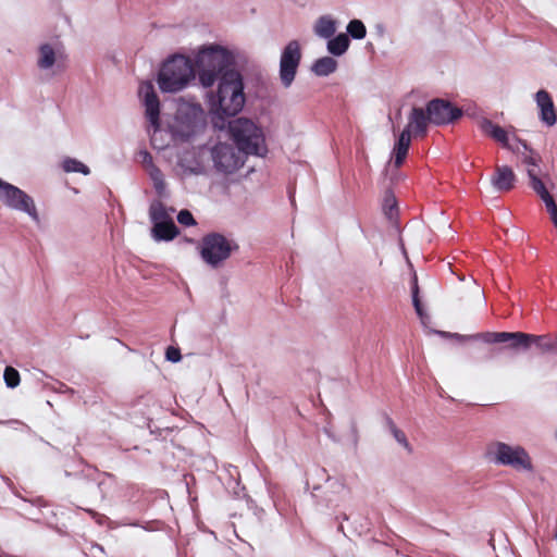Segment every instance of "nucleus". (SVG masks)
Instances as JSON below:
<instances>
[{
    "mask_svg": "<svg viewBox=\"0 0 557 557\" xmlns=\"http://www.w3.org/2000/svg\"><path fill=\"white\" fill-rule=\"evenodd\" d=\"M246 102L243 77L237 71H228L223 74L219 83L215 96L211 98L210 113L212 123L222 129L225 119L239 113Z\"/></svg>",
    "mask_w": 557,
    "mask_h": 557,
    "instance_id": "f257e3e1",
    "label": "nucleus"
},
{
    "mask_svg": "<svg viewBox=\"0 0 557 557\" xmlns=\"http://www.w3.org/2000/svg\"><path fill=\"white\" fill-rule=\"evenodd\" d=\"M233 55L222 47H210L201 50L196 59V70L203 87H211L218 77H222L233 64Z\"/></svg>",
    "mask_w": 557,
    "mask_h": 557,
    "instance_id": "f03ea898",
    "label": "nucleus"
},
{
    "mask_svg": "<svg viewBox=\"0 0 557 557\" xmlns=\"http://www.w3.org/2000/svg\"><path fill=\"white\" fill-rule=\"evenodd\" d=\"M195 78V67L184 55H174L161 66L157 83L162 92H178Z\"/></svg>",
    "mask_w": 557,
    "mask_h": 557,
    "instance_id": "7ed1b4c3",
    "label": "nucleus"
},
{
    "mask_svg": "<svg viewBox=\"0 0 557 557\" xmlns=\"http://www.w3.org/2000/svg\"><path fill=\"white\" fill-rule=\"evenodd\" d=\"M231 137L245 154L264 156L265 138L262 128L248 117H237L228 123Z\"/></svg>",
    "mask_w": 557,
    "mask_h": 557,
    "instance_id": "20e7f679",
    "label": "nucleus"
},
{
    "mask_svg": "<svg viewBox=\"0 0 557 557\" xmlns=\"http://www.w3.org/2000/svg\"><path fill=\"white\" fill-rule=\"evenodd\" d=\"M488 454L497 465L510 467L519 472L534 470L532 459L522 446L496 442L490 446Z\"/></svg>",
    "mask_w": 557,
    "mask_h": 557,
    "instance_id": "39448f33",
    "label": "nucleus"
},
{
    "mask_svg": "<svg viewBox=\"0 0 557 557\" xmlns=\"http://www.w3.org/2000/svg\"><path fill=\"white\" fill-rule=\"evenodd\" d=\"M237 249L238 246L233 240L221 234L211 233L202 238L200 255L206 263L218 268Z\"/></svg>",
    "mask_w": 557,
    "mask_h": 557,
    "instance_id": "423d86ee",
    "label": "nucleus"
},
{
    "mask_svg": "<svg viewBox=\"0 0 557 557\" xmlns=\"http://www.w3.org/2000/svg\"><path fill=\"white\" fill-rule=\"evenodd\" d=\"M0 202L14 211L27 214L33 221H39L34 199L24 190L0 178Z\"/></svg>",
    "mask_w": 557,
    "mask_h": 557,
    "instance_id": "0eeeda50",
    "label": "nucleus"
},
{
    "mask_svg": "<svg viewBox=\"0 0 557 557\" xmlns=\"http://www.w3.org/2000/svg\"><path fill=\"white\" fill-rule=\"evenodd\" d=\"M176 131L185 137L194 134L203 124V111L198 103L182 101L176 114Z\"/></svg>",
    "mask_w": 557,
    "mask_h": 557,
    "instance_id": "6e6552de",
    "label": "nucleus"
},
{
    "mask_svg": "<svg viewBox=\"0 0 557 557\" xmlns=\"http://www.w3.org/2000/svg\"><path fill=\"white\" fill-rule=\"evenodd\" d=\"M244 153L230 144H218L211 150L212 161L218 171L233 173L244 164Z\"/></svg>",
    "mask_w": 557,
    "mask_h": 557,
    "instance_id": "1a4fd4ad",
    "label": "nucleus"
},
{
    "mask_svg": "<svg viewBox=\"0 0 557 557\" xmlns=\"http://www.w3.org/2000/svg\"><path fill=\"white\" fill-rule=\"evenodd\" d=\"M300 58L299 44L296 40L289 41L284 48L280 61V79L284 87H289L294 82Z\"/></svg>",
    "mask_w": 557,
    "mask_h": 557,
    "instance_id": "9d476101",
    "label": "nucleus"
},
{
    "mask_svg": "<svg viewBox=\"0 0 557 557\" xmlns=\"http://www.w3.org/2000/svg\"><path fill=\"white\" fill-rule=\"evenodd\" d=\"M138 96L145 107L146 116L157 131L159 126L160 101L151 82H143L138 88Z\"/></svg>",
    "mask_w": 557,
    "mask_h": 557,
    "instance_id": "9b49d317",
    "label": "nucleus"
},
{
    "mask_svg": "<svg viewBox=\"0 0 557 557\" xmlns=\"http://www.w3.org/2000/svg\"><path fill=\"white\" fill-rule=\"evenodd\" d=\"M426 112L430 123L443 125L457 120L461 111L442 99H434L428 103Z\"/></svg>",
    "mask_w": 557,
    "mask_h": 557,
    "instance_id": "f8f14e48",
    "label": "nucleus"
},
{
    "mask_svg": "<svg viewBox=\"0 0 557 557\" xmlns=\"http://www.w3.org/2000/svg\"><path fill=\"white\" fill-rule=\"evenodd\" d=\"M64 54L59 45L42 44L38 48L37 66L41 71H51L62 69Z\"/></svg>",
    "mask_w": 557,
    "mask_h": 557,
    "instance_id": "ddd939ff",
    "label": "nucleus"
},
{
    "mask_svg": "<svg viewBox=\"0 0 557 557\" xmlns=\"http://www.w3.org/2000/svg\"><path fill=\"white\" fill-rule=\"evenodd\" d=\"M175 170L181 176L201 174L205 168L200 151L196 149L182 151L177 157Z\"/></svg>",
    "mask_w": 557,
    "mask_h": 557,
    "instance_id": "4468645a",
    "label": "nucleus"
},
{
    "mask_svg": "<svg viewBox=\"0 0 557 557\" xmlns=\"http://www.w3.org/2000/svg\"><path fill=\"white\" fill-rule=\"evenodd\" d=\"M521 146L524 148L525 152L522 153V164L525 166L527 174L530 180V186L535 191H537V183L541 186H545L544 182L540 177V162L541 157L534 150L530 149L525 141L519 140Z\"/></svg>",
    "mask_w": 557,
    "mask_h": 557,
    "instance_id": "2eb2a0df",
    "label": "nucleus"
},
{
    "mask_svg": "<svg viewBox=\"0 0 557 557\" xmlns=\"http://www.w3.org/2000/svg\"><path fill=\"white\" fill-rule=\"evenodd\" d=\"M534 100L539 109V119L547 127H553L557 123V110L552 96L548 91L541 89L534 95Z\"/></svg>",
    "mask_w": 557,
    "mask_h": 557,
    "instance_id": "dca6fc26",
    "label": "nucleus"
},
{
    "mask_svg": "<svg viewBox=\"0 0 557 557\" xmlns=\"http://www.w3.org/2000/svg\"><path fill=\"white\" fill-rule=\"evenodd\" d=\"M516 174L507 165H497L495 173L491 177V184L498 191H508L515 187Z\"/></svg>",
    "mask_w": 557,
    "mask_h": 557,
    "instance_id": "f3484780",
    "label": "nucleus"
},
{
    "mask_svg": "<svg viewBox=\"0 0 557 557\" xmlns=\"http://www.w3.org/2000/svg\"><path fill=\"white\" fill-rule=\"evenodd\" d=\"M480 129L488 137L494 139L495 141L502 144L505 148H510L509 146V135L508 132L500 127L499 125L493 123L488 119H482L479 121Z\"/></svg>",
    "mask_w": 557,
    "mask_h": 557,
    "instance_id": "a211bd4d",
    "label": "nucleus"
},
{
    "mask_svg": "<svg viewBox=\"0 0 557 557\" xmlns=\"http://www.w3.org/2000/svg\"><path fill=\"white\" fill-rule=\"evenodd\" d=\"M428 123H430L429 114H425L421 108H413L408 116V125L405 129H409L410 136L411 133L423 136L426 133Z\"/></svg>",
    "mask_w": 557,
    "mask_h": 557,
    "instance_id": "6ab92c4d",
    "label": "nucleus"
},
{
    "mask_svg": "<svg viewBox=\"0 0 557 557\" xmlns=\"http://www.w3.org/2000/svg\"><path fill=\"white\" fill-rule=\"evenodd\" d=\"M411 137L409 135V129H404L399 135L397 143L394 146L393 154H394V164L396 168L400 166L407 156L409 146H410Z\"/></svg>",
    "mask_w": 557,
    "mask_h": 557,
    "instance_id": "aec40b11",
    "label": "nucleus"
},
{
    "mask_svg": "<svg viewBox=\"0 0 557 557\" xmlns=\"http://www.w3.org/2000/svg\"><path fill=\"white\" fill-rule=\"evenodd\" d=\"M151 232L156 240H172L178 234L173 221L153 223Z\"/></svg>",
    "mask_w": 557,
    "mask_h": 557,
    "instance_id": "412c9836",
    "label": "nucleus"
},
{
    "mask_svg": "<svg viewBox=\"0 0 557 557\" xmlns=\"http://www.w3.org/2000/svg\"><path fill=\"white\" fill-rule=\"evenodd\" d=\"M337 62L331 57L318 59L312 65V72L318 76H327L335 72Z\"/></svg>",
    "mask_w": 557,
    "mask_h": 557,
    "instance_id": "4be33fe9",
    "label": "nucleus"
},
{
    "mask_svg": "<svg viewBox=\"0 0 557 557\" xmlns=\"http://www.w3.org/2000/svg\"><path fill=\"white\" fill-rule=\"evenodd\" d=\"M335 30V21L327 16L320 17L314 26L315 34L322 38H330Z\"/></svg>",
    "mask_w": 557,
    "mask_h": 557,
    "instance_id": "5701e85b",
    "label": "nucleus"
},
{
    "mask_svg": "<svg viewBox=\"0 0 557 557\" xmlns=\"http://www.w3.org/2000/svg\"><path fill=\"white\" fill-rule=\"evenodd\" d=\"M349 47V38L345 34H339L335 38L329 40L327 50L334 55H342Z\"/></svg>",
    "mask_w": 557,
    "mask_h": 557,
    "instance_id": "b1692460",
    "label": "nucleus"
},
{
    "mask_svg": "<svg viewBox=\"0 0 557 557\" xmlns=\"http://www.w3.org/2000/svg\"><path fill=\"white\" fill-rule=\"evenodd\" d=\"M149 215L153 223L173 221L166 208L161 202H153L150 206Z\"/></svg>",
    "mask_w": 557,
    "mask_h": 557,
    "instance_id": "393cba45",
    "label": "nucleus"
},
{
    "mask_svg": "<svg viewBox=\"0 0 557 557\" xmlns=\"http://www.w3.org/2000/svg\"><path fill=\"white\" fill-rule=\"evenodd\" d=\"M532 334L522 332H512V337L509 341V347L512 349L527 350L531 347Z\"/></svg>",
    "mask_w": 557,
    "mask_h": 557,
    "instance_id": "a878e982",
    "label": "nucleus"
},
{
    "mask_svg": "<svg viewBox=\"0 0 557 557\" xmlns=\"http://www.w3.org/2000/svg\"><path fill=\"white\" fill-rule=\"evenodd\" d=\"M536 195L544 201L546 209L548 213L550 214V218L557 216V205L554 200V198L550 196L548 190L545 186H541L537 183V191H535Z\"/></svg>",
    "mask_w": 557,
    "mask_h": 557,
    "instance_id": "bb28decb",
    "label": "nucleus"
},
{
    "mask_svg": "<svg viewBox=\"0 0 557 557\" xmlns=\"http://www.w3.org/2000/svg\"><path fill=\"white\" fill-rule=\"evenodd\" d=\"M62 168L67 173L75 172L82 173L84 175H88L90 173V170L86 164L73 158L64 159L62 162Z\"/></svg>",
    "mask_w": 557,
    "mask_h": 557,
    "instance_id": "cd10ccee",
    "label": "nucleus"
},
{
    "mask_svg": "<svg viewBox=\"0 0 557 557\" xmlns=\"http://www.w3.org/2000/svg\"><path fill=\"white\" fill-rule=\"evenodd\" d=\"M386 425H387L389 432L393 434L396 442L399 445H401L405 449H407L408 451H411V446H410L405 433L396 426L394 421L392 419L387 418Z\"/></svg>",
    "mask_w": 557,
    "mask_h": 557,
    "instance_id": "c85d7f7f",
    "label": "nucleus"
},
{
    "mask_svg": "<svg viewBox=\"0 0 557 557\" xmlns=\"http://www.w3.org/2000/svg\"><path fill=\"white\" fill-rule=\"evenodd\" d=\"M146 172L148 173L149 177L153 182V186H154L156 190L159 194L163 193V190L165 188V182H164L163 174L160 171V169L157 168L156 165H152L148 170H146Z\"/></svg>",
    "mask_w": 557,
    "mask_h": 557,
    "instance_id": "c756f323",
    "label": "nucleus"
},
{
    "mask_svg": "<svg viewBox=\"0 0 557 557\" xmlns=\"http://www.w3.org/2000/svg\"><path fill=\"white\" fill-rule=\"evenodd\" d=\"M347 33L355 39H363L367 35V29L360 20H352L347 25Z\"/></svg>",
    "mask_w": 557,
    "mask_h": 557,
    "instance_id": "7c9ffc66",
    "label": "nucleus"
},
{
    "mask_svg": "<svg viewBox=\"0 0 557 557\" xmlns=\"http://www.w3.org/2000/svg\"><path fill=\"white\" fill-rule=\"evenodd\" d=\"M532 338L534 339H531V346L536 345L543 352L550 351L554 348L553 343L545 335H532Z\"/></svg>",
    "mask_w": 557,
    "mask_h": 557,
    "instance_id": "2f4dec72",
    "label": "nucleus"
},
{
    "mask_svg": "<svg viewBox=\"0 0 557 557\" xmlns=\"http://www.w3.org/2000/svg\"><path fill=\"white\" fill-rule=\"evenodd\" d=\"M5 384L10 388H14L20 384V373L12 367H7L3 374Z\"/></svg>",
    "mask_w": 557,
    "mask_h": 557,
    "instance_id": "473e14b6",
    "label": "nucleus"
},
{
    "mask_svg": "<svg viewBox=\"0 0 557 557\" xmlns=\"http://www.w3.org/2000/svg\"><path fill=\"white\" fill-rule=\"evenodd\" d=\"M418 293H419V287H418L417 276H414L413 283H412V304H413V307H414L418 315L422 319L424 317V312H423Z\"/></svg>",
    "mask_w": 557,
    "mask_h": 557,
    "instance_id": "72a5a7b5",
    "label": "nucleus"
},
{
    "mask_svg": "<svg viewBox=\"0 0 557 557\" xmlns=\"http://www.w3.org/2000/svg\"><path fill=\"white\" fill-rule=\"evenodd\" d=\"M396 207V199L393 194L387 193L384 198V211L388 215L389 219L394 216V209Z\"/></svg>",
    "mask_w": 557,
    "mask_h": 557,
    "instance_id": "f704fd0d",
    "label": "nucleus"
},
{
    "mask_svg": "<svg viewBox=\"0 0 557 557\" xmlns=\"http://www.w3.org/2000/svg\"><path fill=\"white\" fill-rule=\"evenodd\" d=\"M177 221L185 226H193L196 224L193 214L188 210H181L177 214Z\"/></svg>",
    "mask_w": 557,
    "mask_h": 557,
    "instance_id": "c9c22d12",
    "label": "nucleus"
},
{
    "mask_svg": "<svg viewBox=\"0 0 557 557\" xmlns=\"http://www.w3.org/2000/svg\"><path fill=\"white\" fill-rule=\"evenodd\" d=\"M468 338L481 339L485 343H496V332L478 333L475 335L468 336Z\"/></svg>",
    "mask_w": 557,
    "mask_h": 557,
    "instance_id": "e433bc0d",
    "label": "nucleus"
},
{
    "mask_svg": "<svg viewBox=\"0 0 557 557\" xmlns=\"http://www.w3.org/2000/svg\"><path fill=\"white\" fill-rule=\"evenodd\" d=\"M139 161L145 168V170H148L150 166L154 165L151 154L144 150L138 153Z\"/></svg>",
    "mask_w": 557,
    "mask_h": 557,
    "instance_id": "4c0bfd02",
    "label": "nucleus"
},
{
    "mask_svg": "<svg viewBox=\"0 0 557 557\" xmlns=\"http://www.w3.org/2000/svg\"><path fill=\"white\" fill-rule=\"evenodd\" d=\"M165 357L172 362H178L182 359L180 350L175 347H168Z\"/></svg>",
    "mask_w": 557,
    "mask_h": 557,
    "instance_id": "58836bf2",
    "label": "nucleus"
},
{
    "mask_svg": "<svg viewBox=\"0 0 557 557\" xmlns=\"http://www.w3.org/2000/svg\"><path fill=\"white\" fill-rule=\"evenodd\" d=\"M511 337V332H496V343H509Z\"/></svg>",
    "mask_w": 557,
    "mask_h": 557,
    "instance_id": "ea45409f",
    "label": "nucleus"
},
{
    "mask_svg": "<svg viewBox=\"0 0 557 557\" xmlns=\"http://www.w3.org/2000/svg\"><path fill=\"white\" fill-rule=\"evenodd\" d=\"M450 336L457 338L458 341H470L471 339V338H468L469 335L451 334Z\"/></svg>",
    "mask_w": 557,
    "mask_h": 557,
    "instance_id": "a19ab883",
    "label": "nucleus"
},
{
    "mask_svg": "<svg viewBox=\"0 0 557 557\" xmlns=\"http://www.w3.org/2000/svg\"><path fill=\"white\" fill-rule=\"evenodd\" d=\"M552 221H553L554 225L557 227V216L552 218Z\"/></svg>",
    "mask_w": 557,
    "mask_h": 557,
    "instance_id": "79ce46f5",
    "label": "nucleus"
}]
</instances>
